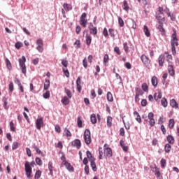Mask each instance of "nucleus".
I'll use <instances>...</instances> for the list:
<instances>
[{"label": "nucleus", "mask_w": 179, "mask_h": 179, "mask_svg": "<svg viewBox=\"0 0 179 179\" xmlns=\"http://www.w3.org/2000/svg\"><path fill=\"white\" fill-rule=\"evenodd\" d=\"M36 162L32 161L31 162H26L24 164V170L27 178H31L32 169L31 167H34Z\"/></svg>", "instance_id": "f03ea898"}, {"label": "nucleus", "mask_w": 179, "mask_h": 179, "mask_svg": "<svg viewBox=\"0 0 179 179\" xmlns=\"http://www.w3.org/2000/svg\"><path fill=\"white\" fill-rule=\"evenodd\" d=\"M36 50L38 52H43L44 51V42L43 39L38 38L36 40Z\"/></svg>", "instance_id": "39448f33"}, {"label": "nucleus", "mask_w": 179, "mask_h": 179, "mask_svg": "<svg viewBox=\"0 0 179 179\" xmlns=\"http://www.w3.org/2000/svg\"><path fill=\"white\" fill-rule=\"evenodd\" d=\"M43 99H50V92L47 91L45 93L43 94Z\"/></svg>", "instance_id": "052dcab7"}, {"label": "nucleus", "mask_w": 179, "mask_h": 179, "mask_svg": "<svg viewBox=\"0 0 179 179\" xmlns=\"http://www.w3.org/2000/svg\"><path fill=\"white\" fill-rule=\"evenodd\" d=\"M65 93L68 96L69 99H72V92L69 90H65Z\"/></svg>", "instance_id": "3c124183"}, {"label": "nucleus", "mask_w": 179, "mask_h": 179, "mask_svg": "<svg viewBox=\"0 0 179 179\" xmlns=\"http://www.w3.org/2000/svg\"><path fill=\"white\" fill-rule=\"evenodd\" d=\"M61 101L64 106H68V104L70 103L69 98H68V96H64L62 98Z\"/></svg>", "instance_id": "6ab92c4d"}, {"label": "nucleus", "mask_w": 179, "mask_h": 179, "mask_svg": "<svg viewBox=\"0 0 179 179\" xmlns=\"http://www.w3.org/2000/svg\"><path fill=\"white\" fill-rule=\"evenodd\" d=\"M86 44L87 45L92 44V37L89 35H86Z\"/></svg>", "instance_id": "79ce46f5"}, {"label": "nucleus", "mask_w": 179, "mask_h": 179, "mask_svg": "<svg viewBox=\"0 0 179 179\" xmlns=\"http://www.w3.org/2000/svg\"><path fill=\"white\" fill-rule=\"evenodd\" d=\"M62 71L66 78H69V71L67 69L63 68Z\"/></svg>", "instance_id": "5fc2aeb1"}, {"label": "nucleus", "mask_w": 179, "mask_h": 179, "mask_svg": "<svg viewBox=\"0 0 179 179\" xmlns=\"http://www.w3.org/2000/svg\"><path fill=\"white\" fill-rule=\"evenodd\" d=\"M90 34H93V36H96L97 34V27H94L90 29Z\"/></svg>", "instance_id": "37998d69"}, {"label": "nucleus", "mask_w": 179, "mask_h": 179, "mask_svg": "<svg viewBox=\"0 0 179 179\" xmlns=\"http://www.w3.org/2000/svg\"><path fill=\"white\" fill-rule=\"evenodd\" d=\"M35 162L36 164H38V166H43V161L41 160V159H40V157H36L35 159Z\"/></svg>", "instance_id": "de8ad7c7"}, {"label": "nucleus", "mask_w": 179, "mask_h": 179, "mask_svg": "<svg viewBox=\"0 0 179 179\" xmlns=\"http://www.w3.org/2000/svg\"><path fill=\"white\" fill-rule=\"evenodd\" d=\"M106 97H107L108 101H110L111 102V101H114V99L113 98V94L110 92H108L107 93Z\"/></svg>", "instance_id": "2f4dec72"}, {"label": "nucleus", "mask_w": 179, "mask_h": 179, "mask_svg": "<svg viewBox=\"0 0 179 179\" xmlns=\"http://www.w3.org/2000/svg\"><path fill=\"white\" fill-rule=\"evenodd\" d=\"M141 60L142 61L145 66H148V65H150V59H149V57L145 55H141Z\"/></svg>", "instance_id": "6e6552de"}, {"label": "nucleus", "mask_w": 179, "mask_h": 179, "mask_svg": "<svg viewBox=\"0 0 179 179\" xmlns=\"http://www.w3.org/2000/svg\"><path fill=\"white\" fill-rule=\"evenodd\" d=\"M135 90H136V95L138 96H142V94H143V92L142 91V90H141V88L136 87L135 88Z\"/></svg>", "instance_id": "7c9ffc66"}, {"label": "nucleus", "mask_w": 179, "mask_h": 179, "mask_svg": "<svg viewBox=\"0 0 179 179\" xmlns=\"http://www.w3.org/2000/svg\"><path fill=\"white\" fill-rule=\"evenodd\" d=\"M64 134H65L66 136H67V138H69V137L72 136V134H71V131L68 129H64Z\"/></svg>", "instance_id": "8fccbe9b"}, {"label": "nucleus", "mask_w": 179, "mask_h": 179, "mask_svg": "<svg viewBox=\"0 0 179 179\" xmlns=\"http://www.w3.org/2000/svg\"><path fill=\"white\" fill-rule=\"evenodd\" d=\"M155 124H156V121L155 120V119L149 120V125L150 127H155Z\"/></svg>", "instance_id": "0e129e2a"}, {"label": "nucleus", "mask_w": 179, "mask_h": 179, "mask_svg": "<svg viewBox=\"0 0 179 179\" xmlns=\"http://www.w3.org/2000/svg\"><path fill=\"white\" fill-rule=\"evenodd\" d=\"M17 148H19V143L14 142L13 143V145H12V150H16V149H17Z\"/></svg>", "instance_id": "603ef678"}, {"label": "nucleus", "mask_w": 179, "mask_h": 179, "mask_svg": "<svg viewBox=\"0 0 179 179\" xmlns=\"http://www.w3.org/2000/svg\"><path fill=\"white\" fill-rule=\"evenodd\" d=\"M118 23L120 27H124V20H122L121 17H118Z\"/></svg>", "instance_id": "49530a36"}, {"label": "nucleus", "mask_w": 179, "mask_h": 179, "mask_svg": "<svg viewBox=\"0 0 179 179\" xmlns=\"http://www.w3.org/2000/svg\"><path fill=\"white\" fill-rule=\"evenodd\" d=\"M10 129L13 132H16V127H15V123H13L12 121L10 122Z\"/></svg>", "instance_id": "58836bf2"}, {"label": "nucleus", "mask_w": 179, "mask_h": 179, "mask_svg": "<svg viewBox=\"0 0 179 179\" xmlns=\"http://www.w3.org/2000/svg\"><path fill=\"white\" fill-rule=\"evenodd\" d=\"M2 101L3 103V107L5 110H8L9 108V106H8V101L6 98H3Z\"/></svg>", "instance_id": "f704fd0d"}, {"label": "nucleus", "mask_w": 179, "mask_h": 179, "mask_svg": "<svg viewBox=\"0 0 179 179\" xmlns=\"http://www.w3.org/2000/svg\"><path fill=\"white\" fill-rule=\"evenodd\" d=\"M159 31H160L162 36H164L166 34V30L163 28V24H159L157 27Z\"/></svg>", "instance_id": "dca6fc26"}, {"label": "nucleus", "mask_w": 179, "mask_h": 179, "mask_svg": "<svg viewBox=\"0 0 179 179\" xmlns=\"http://www.w3.org/2000/svg\"><path fill=\"white\" fill-rule=\"evenodd\" d=\"M6 64L7 69L10 71L12 69V64L10 63V61L8 59V58L6 59Z\"/></svg>", "instance_id": "473e14b6"}, {"label": "nucleus", "mask_w": 179, "mask_h": 179, "mask_svg": "<svg viewBox=\"0 0 179 179\" xmlns=\"http://www.w3.org/2000/svg\"><path fill=\"white\" fill-rule=\"evenodd\" d=\"M62 65L64 66V68H68V60L66 59H62Z\"/></svg>", "instance_id": "09e8293b"}, {"label": "nucleus", "mask_w": 179, "mask_h": 179, "mask_svg": "<svg viewBox=\"0 0 179 179\" xmlns=\"http://www.w3.org/2000/svg\"><path fill=\"white\" fill-rule=\"evenodd\" d=\"M91 122L92 124H96V122H97V119L96 118L95 114L91 115Z\"/></svg>", "instance_id": "ea45409f"}, {"label": "nucleus", "mask_w": 179, "mask_h": 179, "mask_svg": "<svg viewBox=\"0 0 179 179\" xmlns=\"http://www.w3.org/2000/svg\"><path fill=\"white\" fill-rule=\"evenodd\" d=\"M104 156L106 157H111L113 156V150L108 147V144L103 145Z\"/></svg>", "instance_id": "0eeeda50"}, {"label": "nucleus", "mask_w": 179, "mask_h": 179, "mask_svg": "<svg viewBox=\"0 0 179 179\" xmlns=\"http://www.w3.org/2000/svg\"><path fill=\"white\" fill-rule=\"evenodd\" d=\"M165 54H166V61L167 62L170 63L173 60V56L169 54V52H165Z\"/></svg>", "instance_id": "c9c22d12"}, {"label": "nucleus", "mask_w": 179, "mask_h": 179, "mask_svg": "<svg viewBox=\"0 0 179 179\" xmlns=\"http://www.w3.org/2000/svg\"><path fill=\"white\" fill-rule=\"evenodd\" d=\"M156 19L158 21V23H159V24H163V22H164L166 20V18L162 17V16L157 15H156Z\"/></svg>", "instance_id": "aec40b11"}, {"label": "nucleus", "mask_w": 179, "mask_h": 179, "mask_svg": "<svg viewBox=\"0 0 179 179\" xmlns=\"http://www.w3.org/2000/svg\"><path fill=\"white\" fill-rule=\"evenodd\" d=\"M90 162V166L94 171H97V166H96V162H94V159H92Z\"/></svg>", "instance_id": "a211bd4d"}, {"label": "nucleus", "mask_w": 179, "mask_h": 179, "mask_svg": "<svg viewBox=\"0 0 179 179\" xmlns=\"http://www.w3.org/2000/svg\"><path fill=\"white\" fill-rule=\"evenodd\" d=\"M168 72L170 76H174V75H176V71H174V66H173V65L169 64L168 66Z\"/></svg>", "instance_id": "f8f14e48"}, {"label": "nucleus", "mask_w": 179, "mask_h": 179, "mask_svg": "<svg viewBox=\"0 0 179 179\" xmlns=\"http://www.w3.org/2000/svg\"><path fill=\"white\" fill-rule=\"evenodd\" d=\"M40 177H41V171L37 170L36 171V173H35V176H34V178L35 179H38V178H40Z\"/></svg>", "instance_id": "c03bdc74"}, {"label": "nucleus", "mask_w": 179, "mask_h": 179, "mask_svg": "<svg viewBox=\"0 0 179 179\" xmlns=\"http://www.w3.org/2000/svg\"><path fill=\"white\" fill-rule=\"evenodd\" d=\"M48 170L50 171V176H52L54 174V172H53L54 166H52V162H48Z\"/></svg>", "instance_id": "412c9836"}, {"label": "nucleus", "mask_w": 179, "mask_h": 179, "mask_svg": "<svg viewBox=\"0 0 179 179\" xmlns=\"http://www.w3.org/2000/svg\"><path fill=\"white\" fill-rule=\"evenodd\" d=\"M158 12L159 13V15H163L164 13V9H163V7H159Z\"/></svg>", "instance_id": "774afa93"}, {"label": "nucleus", "mask_w": 179, "mask_h": 179, "mask_svg": "<svg viewBox=\"0 0 179 179\" xmlns=\"http://www.w3.org/2000/svg\"><path fill=\"white\" fill-rule=\"evenodd\" d=\"M123 9L126 12H128L129 10V6H128V2L126 0H124L123 3Z\"/></svg>", "instance_id": "c756f323"}, {"label": "nucleus", "mask_w": 179, "mask_h": 179, "mask_svg": "<svg viewBox=\"0 0 179 179\" xmlns=\"http://www.w3.org/2000/svg\"><path fill=\"white\" fill-rule=\"evenodd\" d=\"M43 89L44 90H48L50 89V80L45 79Z\"/></svg>", "instance_id": "a878e982"}, {"label": "nucleus", "mask_w": 179, "mask_h": 179, "mask_svg": "<svg viewBox=\"0 0 179 179\" xmlns=\"http://www.w3.org/2000/svg\"><path fill=\"white\" fill-rule=\"evenodd\" d=\"M176 122H174L173 119H170L169 121V128L170 129H173L174 128V124Z\"/></svg>", "instance_id": "c85d7f7f"}, {"label": "nucleus", "mask_w": 179, "mask_h": 179, "mask_svg": "<svg viewBox=\"0 0 179 179\" xmlns=\"http://www.w3.org/2000/svg\"><path fill=\"white\" fill-rule=\"evenodd\" d=\"M166 159H161L162 169H164L166 167Z\"/></svg>", "instance_id": "bf43d9fd"}, {"label": "nucleus", "mask_w": 179, "mask_h": 179, "mask_svg": "<svg viewBox=\"0 0 179 179\" xmlns=\"http://www.w3.org/2000/svg\"><path fill=\"white\" fill-rule=\"evenodd\" d=\"M161 104L164 108L167 107L168 106L167 99L166 98H162V99L161 100Z\"/></svg>", "instance_id": "e433bc0d"}, {"label": "nucleus", "mask_w": 179, "mask_h": 179, "mask_svg": "<svg viewBox=\"0 0 179 179\" xmlns=\"http://www.w3.org/2000/svg\"><path fill=\"white\" fill-rule=\"evenodd\" d=\"M148 120L149 121L152 120H155L154 117H155V114H153V113L150 112L148 113Z\"/></svg>", "instance_id": "13d9d810"}, {"label": "nucleus", "mask_w": 179, "mask_h": 179, "mask_svg": "<svg viewBox=\"0 0 179 179\" xmlns=\"http://www.w3.org/2000/svg\"><path fill=\"white\" fill-rule=\"evenodd\" d=\"M151 169H152V171L155 173V175L160 171V169L156 166V165L151 166Z\"/></svg>", "instance_id": "bb28decb"}, {"label": "nucleus", "mask_w": 179, "mask_h": 179, "mask_svg": "<svg viewBox=\"0 0 179 179\" xmlns=\"http://www.w3.org/2000/svg\"><path fill=\"white\" fill-rule=\"evenodd\" d=\"M171 45L172 55H176L177 54L176 47H178V38H177V31L173 30V34L171 35Z\"/></svg>", "instance_id": "f257e3e1"}, {"label": "nucleus", "mask_w": 179, "mask_h": 179, "mask_svg": "<svg viewBox=\"0 0 179 179\" xmlns=\"http://www.w3.org/2000/svg\"><path fill=\"white\" fill-rule=\"evenodd\" d=\"M63 8L66 12H69V10H72V5L68 3H64L63 4Z\"/></svg>", "instance_id": "2eb2a0df"}, {"label": "nucleus", "mask_w": 179, "mask_h": 179, "mask_svg": "<svg viewBox=\"0 0 179 179\" xmlns=\"http://www.w3.org/2000/svg\"><path fill=\"white\" fill-rule=\"evenodd\" d=\"M26 153L29 157H31V150H30V148H26Z\"/></svg>", "instance_id": "680f3d73"}, {"label": "nucleus", "mask_w": 179, "mask_h": 179, "mask_svg": "<svg viewBox=\"0 0 179 179\" xmlns=\"http://www.w3.org/2000/svg\"><path fill=\"white\" fill-rule=\"evenodd\" d=\"M109 57L108 55L106 54L103 57V64L106 65L107 62H108Z\"/></svg>", "instance_id": "6e6d98bb"}, {"label": "nucleus", "mask_w": 179, "mask_h": 179, "mask_svg": "<svg viewBox=\"0 0 179 179\" xmlns=\"http://www.w3.org/2000/svg\"><path fill=\"white\" fill-rule=\"evenodd\" d=\"M164 149L166 153H170V151L171 150V145L170 144H166Z\"/></svg>", "instance_id": "4c0bfd02"}, {"label": "nucleus", "mask_w": 179, "mask_h": 179, "mask_svg": "<svg viewBox=\"0 0 179 179\" xmlns=\"http://www.w3.org/2000/svg\"><path fill=\"white\" fill-rule=\"evenodd\" d=\"M43 125H44V120H43V117H41L36 119V129H38V130L41 129V127H43Z\"/></svg>", "instance_id": "1a4fd4ad"}, {"label": "nucleus", "mask_w": 179, "mask_h": 179, "mask_svg": "<svg viewBox=\"0 0 179 179\" xmlns=\"http://www.w3.org/2000/svg\"><path fill=\"white\" fill-rule=\"evenodd\" d=\"M9 90L10 92L12 93V92H13L14 90V87H13V83L10 82L9 83Z\"/></svg>", "instance_id": "338daca9"}, {"label": "nucleus", "mask_w": 179, "mask_h": 179, "mask_svg": "<svg viewBox=\"0 0 179 179\" xmlns=\"http://www.w3.org/2000/svg\"><path fill=\"white\" fill-rule=\"evenodd\" d=\"M170 106L172 108H178V103L176 101V99H173L170 101Z\"/></svg>", "instance_id": "4468645a"}, {"label": "nucleus", "mask_w": 179, "mask_h": 179, "mask_svg": "<svg viewBox=\"0 0 179 179\" xmlns=\"http://www.w3.org/2000/svg\"><path fill=\"white\" fill-rule=\"evenodd\" d=\"M64 166H65L66 170H68V171H69V173H73V171H75V169L73 168V166L71 164V163L69 162H65L64 164Z\"/></svg>", "instance_id": "9d476101"}, {"label": "nucleus", "mask_w": 179, "mask_h": 179, "mask_svg": "<svg viewBox=\"0 0 179 179\" xmlns=\"http://www.w3.org/2000/svg\"><path fill=\"white\" fill-rule=\"evenodd\" d=\"M84 141L86 145H90L92 143V134H90V130L87 129L84 132Z\"/></svg>", "instance_id": "7ed1b4c3"}, {"label": "nucleus", "mask_w": 179, "mask_h": 179, "mask_svg": "<svg viewBox=\"0 0 179 179\" xmlns=\"http://www.w3.org/2000/svg\"><path fill=\"white\" fill-rule=\"evenodd\" d=\"M151 83L154 87L157 86V78L156 76H153L151 79Z\"/></svg>", "instance_id": "5701e85b"}, {"label": "nucleus", "mask_w": 179, "mask_h": 179, "mask_svg": "<svg viewBox=\"0 0 179 179\" xmlns=\"http://www.w3.org/2000/svg\"><path fill=\"white\" fill-rule=\"evenodd\" d=\"M141 87L143 90V92H149V87H148V84L146 83H143L141 85Z\"/></svg>", "instance_id": "a19ab883"}, {"label": "nucleus", "mask_w": 179, "mask_h": 179, "mask_svg": "<svg viewBox=\"0 0 179 179\" xmlns=\"http://www.w3.org/2000/svg\"><path fill=\"white\" fill-rule=\"evenodd\" d=\"M23 45V43H22L21 42H17L15 44V48H17V50H20V48Z\"/></svg>", "instance_id": "4d7b16f0"}, {"label": "nucleus", "mask_w": 179, "mask_h": 179, "mask_svg": "<svg viewBox=\"0 0 179 179\" xmlns=\"http://www.w3.org/2000/svg\"><path fill=\"white\" fill-rule=\"evenodd\" d=\"M108 31L110 37H115V34H114V29H109Z\"/></svg>", "instance_id": "69168bd1"}, {"label": "nucleus", "mask_w": 179, "mask_h": 179, "mask_svg": "<svg viewBox=\"0 0 179 179\" xmlns=\"http://www.w3.org/2000/svg\"><path fill=\"white\" fill-rule=\"evenodd\" d=\"M86 155L87 157L90 159V162H92V159H94V157H93V155H92V152H90V151L87 150L86 152Z\"/></svg>", "instance_id": "a18cd8bd"}, {"label": "nucleus", "mask_w": 179, "mask_h": 179, "mask_svg": "<svg viewBox=\"0 0 179 179\" xmlns=\"http://www.w3.org/2000/svg\"><path fill=\"white\" fill-rule=\"evenodd\" d=\"M166 141L170 143L171 145H173L174 143V137L171 135H169L166 137Z\"/></svg>", "instance_id": "4be33fe9"}, {"label": "nucleus", "mask_w": 179, "mask_h": 179, "mask_svg": "<svg viewBox=\"0 0 179 179\" xmlns=\"http://www.w3.org/2000/svg\"><path fill=\"white\" fill-rule=\"evenodd\" d=\"M164 55H160L159 58H158V64L159 65V66H163L164 64Z\"/></svg>", "instance_id": "ddd939ff"}, {"label": "nucleus", "mask_w": 179, "mask_h": 179, "mask_svg": "<svg viewBox=\"0 0 179 179\" xmlns=\"http://www.w3.org/2000/svg\"><path fill=\"white\" fill-rule=\"evenodd\" d=\"M143 32L145 33V36H146V37H150V31H149L148 26L144 25Z\"/></svg>", "instance_id": "f3484780"}, {"label": "nucleus", "mask_w": 179, "mask_h": 179, "mask_svg": "<svg viewBox=\"0 0 179 179\" xmlns=\"http://www.w3.org/2000/svg\"><path fill=\"white\" fill-rule=\"evenodd\" d=\"M82 117L80 116H78V119H77V125L78 127V128H82L83 126V122H82Z\"/></svg>", "instance_id": "cd10ccee"}, {"label": "nucleus", "mask_w": 179, "mask_h": 179, "mask_svg": "<svg viewBox=\"0 0 179 179\" xmlns=\"http://www.w3.org/2000/svg\"><path fill=\"white\" fill-rule=\"evenodd\" d=\"M72 145L75 148H77V149H80V147L82 146V144L80 143V140L76 139L72 142Z\"/></svg>", "instance_id": "9b49d317"}, {"label": "nucleus", "mask_w": 179, "mask_h": 179, "mask_svg": "<svg viewBox=\"0 0 179 179\" xmlns=\"http://www.w3.org/2000/svg\"><path fill=\"white\" fill-rule=\"evenodd\" d=\"M34 149L36 150V153H38V155H43V152L41 151L40 148H38V147L37 145H34Z\"/></svg>", "instance_id": "864d4df0"}, {"label": "nucleus", "mask_w": 179, "mask_h": 179, "mask_svg": "<svg viewBox=\"0 0 179 179\" xmlns=\"http://www.w3.org/2000/svg\"><path fill=\"white\" fill-rule=\"evenodd\" d=\"M113 125V117L111 116H108L107 117V126L111 127Z\"/></svg>", "instance_id": "393cba45"}, {"label": "nucleus", "mask_w": 179, "mask_h": 179, "mask_svg": "<svg viewBox=\"0 0 179 179\" xmlns=\"http://www.w3.org/2000/svg\"><path fill=\"white\" fill-rule=\"evenodd\" d=\"M114 51H115V52H116V54H117V55H121V51L120 50V48H118L117 46L115 47Z\"/></svg>", "instance_id": "e2e57ef3"}, {"label": "nucleus", "mask_w": 179, "mask_h": 179, "mask_svg": "<svg viewBox=\"0 0 179 179\" xmlns=\"http://www.w3.org/2000/svg\"><path fill=\"white\" fill-rule=\"evenodd\" d=\"M162 92L160 91L158 92V93L154 94V99L157 101V100H159V99H162Z\"/></svg>", "instance_id": "b1692460"}, {"label": "nucleus", "mask_w": 179, "mask_h": 179, "mask_svg": "<svg viewBox=\"0 0 179 179\" xmlns=\"http://www.w3.org/2000/svg\"><path fill=\"white\" fill-rule=\"evenodd\" d=\"M123 48L125 53L128 54V52H129V47H128V43L127 42L123 43Z\"/></svg>", "instance_id": "72a5a7b5"}, {"label": "nucleus", "mask_w": 179, "mask_h": 179, "mask_svg": "<svg viewBox=\"0 0 179 179\" xmlns=\"http://www.w3.org/2000/svg\"><path fill=\"white\" fill-rule=\"evenodd\" d=\"M87 14L86 13H83L80 17V24L83 26V27H86L87 24Z\"/></svg>", "instance_id": "423d86ee"}, {"label": "nucleus", "mask_w": 179, "mask_h": 179, "mask_svg": "<svg viewBox=\"0 0 179 179\" xmlns=\"http://www.w3.org/2000/svg\"><path fill=\"white\" fill-rule=\"evenodd\" d=\"M18 62L22 73L26 74V57L22 56V58L19 59Z\"/></svg>", "instance_id": "20e7f679"}]
</instances>
